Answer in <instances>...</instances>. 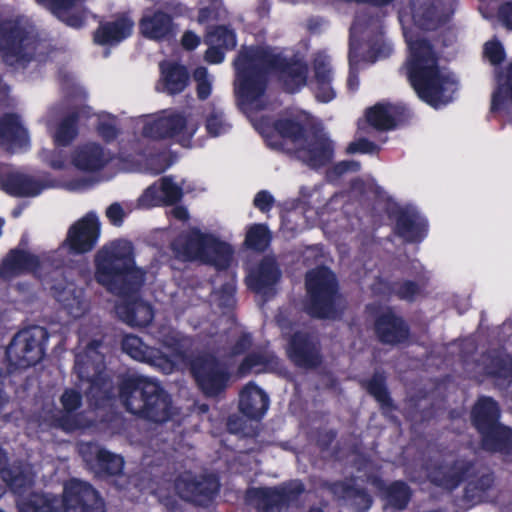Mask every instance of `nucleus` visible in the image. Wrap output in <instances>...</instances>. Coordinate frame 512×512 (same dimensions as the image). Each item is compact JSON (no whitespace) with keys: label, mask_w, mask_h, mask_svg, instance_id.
I'll return each mask as SVG.
<instances>
[{"label":"nucleus","mask_w":512,"mask_h":512,"mask_svg":"<svg viewBox=\"0 0 512 512\" xmlns=\"http://www.w3.org/2000/svg\"><path fill=\"white\" fill-rule=\"evenodd\" d=\"M100 347V341H93L83 353L76 356L75 369L81 379L91 383L92 390L100 389L103 380L104 356L98 351Z\"/></svg>","instance_id":"f3484780"},{"label":"nucleus","mask_w":512,"mask_h":512,"mask_svg":"<svg viewBox=\"0 0 512 512\" xmlns=\"http://www.w3.org/2000/svg\"><path fill=\"white\" fill-rule=\"evenodd\" d=\"M54 186V182L43 184L18 172L9 173L1 178V188L12 196H36L43 189Z\"/></svg>","instance_id":"cd10ccee"},{"label":"nucleus","mask_w":512,"mask_h":512,"mask_svg":"<svg viewBox=\"0 0 512 512\" xmlns=\"http://www.w3.org/2000/svg\"><path fill=\"white\" fill-rule=\"evenodd\" d=\"M182 187L170 177H163L158 183L149 186L138 199L142 208H151L163 204H173L182 198Z\"/></svg>","instance_id":"aec40b11"},{"label":"nucleus","mask_w":512,"mask_h":512,"mask_svg":"<svg viewBox=\"0 0 512 512\" xmlns=\"http://www.w3.org/2000/svg\"><path fill=\"white\" fill-rule=\"evenodd\" d=\"M280 78L285 88L294 92L306 83L307 69L300 63L290 64L281 72Z\"/></svg>","instance_id":"a19ab883"},{"label":"nucleus","mask_w":512,"mask_h":512,"mask_svg":"<svg viewBox=\"0 0 512 512\" xmlns=\"http://www.w3.org/2000/svg\"><path fill=\"white\" fill-rule=\"evenodd\" d=\"M111 160V155L96 143L78 146L71 157L72 164L82 171L94 172L102 169Z\"/></svg>","instance_id":"5701e85b"},{"label":"nucleus","mask_w":512,"mask_h":512,"mask_svg":"<svg viewBox=\"0 0 512 512\" xmlns=\"http://www.w3.org/2000/svg\"><path fill=\"white\" fill-rule=\"evenodd\" d=\"M47 339V331L40 326L18 332L6 351L10 365L14 368H27L37 364L43 358Z\"/></svg>","instance_id":"9b49d317"},{"label":"nucleus","mask_w":512,"mask_h":512,"mask_svg":"<svg viewBox=\"0 0 512 512\" xmlns=\"http://www.w3.org/2000/svg\"><path fill=\"white\" fill-rule=\"evenodd\" d=\"M347 150L350 153H373L376 150V145L368 140L360 139L350 143Z\"/></svg>","instance_id":"052dcab7"},{"label":"nucleus","mask_w":512,"mask_h":512,"mask_svg":"<svg viewBox=\"0 0 512 512\" xmlns=\"http://www.w3.org/2000/svg\"><path fill=\"white\" fill-rule=\"evenodd\" d=\"M163 91L169 94H177L184 90L188 82V74L183 66L175 64H162Z\"/></svg>","instance_id":"e433bc0d"},{"label":"nucleus","mask_w":512,"mask_h":512,"mask_svg":"<svg viewBox=\"0 0 512 512\" xmlns=\"http://www.w3.org/2000/svg\"><path fill=\"white\" fill-rule=\"evenodd\" d=\"M368 391L372 394L380 403L387 404L389 397L384 387L383 378L381 376L373 377L368 384Z\"/></svg>","instance_id":"5fc2aeb1"},{"label":"nucleus","mask_w":512,"mask_h":512,"mask_svg":"<svg viewBox=\"0 0 512 512\" xmlns=\"http://www.w3.org/2000/svg\"><path fill=\"white\" fill-rule=\"evenodd\" d=\"M277 358L271 352L253 353L249 355L239 367V373L245 375L249 372L260 373L274 370L277 367Z\"/></svg>","instance_id":"58836bf2"},{"label":"nucleus","mask_w":512,"mask_h":512,"mask_svg":"<svg viewBox=\"0 0 512 512\" xmlns=\"http://www.w3.org/2000/svg\"><path fill=\"white\" fill-rule=\"evenodd\" d=\"M141 33L153 40L169 38L174 33L172 18L161 10H147L139 24Z\"/></svg>","instance_id":"b1692460"},{"label":"nucleus","mask_w":512,"mask_h":512,"mask_svg":"<svg viewBox=\"0 0 512 512\" xmlns=\"http://www.w3.org/2000/svg\"><path fill=\"white\" fill-rule=\"evenodd\" d=\"M331 489L332 492L339 498L352 499V504L359 506V508L362 510H366L370 507L371 499L366 493L362 491H356L350 487L344 486L342 483L334 484Z\"/></svg>","instance_id":"a18cd8bd"},{"label":"nucleus","mask_w":512,"mask_h":512,"mask_svg":"<svg viewBox=\"0 0 512 512\" xmlns=\"http://www.w3.org/2000/svg\"><path fill=\"white\" fill-rule=\"evenodd\" d=\"M196 130L197 123L190 115L169 112L147 122L143 127V135L152 139L178 137L183 145H187Z\"/></svg>","instance_id":"ddd939ff"},{"label":"nucleus","mask_w":512,"mask_h":512,"mask_svg":"<svg viewBox=\"0 0 512 512\" xmlns=\"http://www.w3.org/2000/svg\"><path fill=\"white\" fill-rule=\"evenodd\" d=\"M303 486L299 482L277 488H254L247 492V499L261 512H289L299 505Z\"/></svg>","instance_id":"f8f14e48"},{"label":"nucleus","mask_w":512,"mask_h":512,"mask_svg":"<svg viewBox=\"0 0 512 512\" xmlns=\"http://www.w3.org/2000/svg\"><path fill=\"white\" fill-rule=\"evenodd\" d=\"M485 56L493 64H498L504 59V50L499 42L491 41L485 44Z\"/></svg>","instance_id":"6e6d98bb"},{"label":"nucleus","mask_w":512,"mask_h":512,"mask_svg":"<svg viewBox=\"0 0 512 512\" xmlns=\"http://www.w3.org/2000/svg\"><path fill=\"white\" fill-rule=\"evenodd\" d=\"M269 398L267 394L254 385L247 384L240 393L239 407L243 414L252 419L261 418L267 411Z\"/></svg>","instance_id":"c756f323"},{"label":"nucleus","mask_w":512,"mask_h":512,"mask_svg":"<svg viewBox=\"0 0 512 512\" xmlns=\"http://www.w3.org/2000/svg\"><path fill=\"white\" fill-rule=\"evenodd\" d=\"M96 278L99 283L112 289L118 280L140 285L144 272L134 267L132 245L125 240L112 242L101 248L96 254Z\"/></svg>","instance_id":"0eeeda50"},{"label":"nucleus","mask_w":512,"mask_h":512,"mask_svg":"<svg viewBox=\"0 0 512 512\" xmlns=\"http://www.w3.org/2000/svg\"><path fill=\"white\" fill-rule=\"evenodd\" d=\"M495 376L499 385H509L512 382V359L505 357L495 361V368L489 370Z\"/></svg>","instance_id":"de8ad7c7"},{"label":"nucleus","mask_w":512,"mask_h":512,"mask_svg":"<svg viewBox=\"0 0 512 512\" xmlns=\"http://www.w3.org/2000/svg\"><path fill=\"white\" fill-rule=\"evenodd\" d=\"M225 16L226 11L222 8L220 0H202L197 22L202 25H211Z\"/></svg>","instance_id":"37998d69"},{"label":"nucleus","mask_w":512,"mask_h":512,"mask_svg":"<svg viewBox=\"0 0 512 512\" xmlns=\"http://www.w3.org/2000/svg\"><path fill=\"white\" fill-rule=\"evenodd\" d=\"M194 79L197 82V93L199 98H207L211 93V81L208 78L206 68H197L194 72Z\"/></svg>","instance_id":"864d4df0"},{"label":"nucleus","mask_w":512,"mask_h":512,"mask_svg":"<svg viewBox=\"0 0 512 512\" xmlns=\"http://www.w3.org/2000/svg\"><path fill=\"white\" fill-rule=\"evenodd\" d=\"M455 0H411L400 13V22L409 55L404 66L418 96L433 107L449 103L457 90L454 77L437 64L432 46L419 29L433 30L445 23L453 12Z\"/></svg>","instance_id":"f257e3e1"},{"label":"nucleus","mask_w":512,"mask_h":512,"mask_svg":"<svg viewBox=\"0 0 512 512\" xmlns=\"http://www.w3.org/2000/svg\"><path fill=\"white\" fill-rule=\"evenodd\" d=\"M148 165V169L152 173L159 174L165 171L171 165V163L169 162L167 156L163 154L151 159Z\"/></svg>","instance_id":"680f3d73"},{"label":"nucleus","mask_w":512,"mask_h":512,"mask_svg":"<svg viewBox=\"0 0 512 512\" xmlns=\"http://www.w3.org/2000/svg\"><path fill=\"white\" fill-rule=\"evenodd\" d=\"M42 155L43 159L47 161L53 169H63L66 166V161L63 157H49L46 151H43Z\"/></svg>","instance_id":"774afa93"},{"label":"nucleus","mask_w":512,"mask_h":512,"mask_svg":"<svg viewBox=\"0 0 512 512\" xmlns=\"http://www.w3.org/2000/svg\"><path fill=\"white\" fill-rule=\"evenodd\" d=\"M80 402V395L74 390L65 391L61 397V403L67 412L77 409L80 406Z\"/></svg>","instance_id":"13d9d810"},{"label":"nucleus","mask_w":512,"mask_h":512,"mask_svg":"<svg viewBox=\"0 0 512 512\" xmlns=\"http://www.w3.org/2000/svg\"><path fill=\"white\" fill-rule=\"evenodd\" d=\"M99 234L98 217L88 213L69 228L63 245L74 254L87 253L95 247Z\"/></svg>","instance_id":"2eb2a0df"},{"label":"nucleus","mask_w":512,"mask_h":512,"mask_svg":"<svg viewBox=\"0 0 512 512\" xmlns=\"http://www.w3.org/2000/svg\"><path fill=\"white\" fill-rule=\"evenodd\" d=\"M493 479L490 475H483L477 482H470L466 488V495L470 499H482V493L491 487Z\"/></svg>","instance_id":"3c124183"},{"label":"nucleus","mask_w":512,"mask_h":512,"mask_svg":"<svg viewBox=\"0 0 512 512\" xmlns=\"http://www.w3.org/2000/svg\"><path fill=\"white\" fill-rule=\"evenodd\" d=\"M399 109L390 104L379 103L368 110L366 117L368 122L377 129H390L395 124V117Z\"/></svg>","instance_id":"4c0bfd02"},{"label":"nucleus","mask_w":512,"mask_h":512,"mask_svg":"<svg viewBox=\"0 0 512 512\" xmlns=\"http://www.w3.org/2000/svg\"><path fill=\"white\" fill-rule=\"evenodd\" d=\"M115 309L119 318L131 326H146L153 319L151 306L142 300L121 301Z\"/></svg>","instance_id":"72a5a7b5"},{"label":"nucleus","mask_w":512,"mask_h":512,"mask_svg":"<svg viewBox=\"0 0 512 512\" xmlns=\"http://www.w3.org/2000/svg\"><path fill=\"white\" fill-rule=\"evenodd\" d=\"M190 369L199 387L207 395H215L224 389L228 376L213 356H197L191 361Z\"/></svg>","instance_id":"4468645a"},{"label":"nucleus","mask_w":512,"mask_h":512,"mask_svg":"<svg viewBox=\"0 0 512 512\" xmlns=\"http://www.w3.org/2000/svg\"><path fill=\"white\" fill-rule=\"evenodd\" d=\"M161 342L166 352L147 346L135 335H126L122 340V350L131 358L154 366L165 374H170L186 364L191 348L189 338L173 332L165 336Z\"/></svg>","instance_id":"423d86ee"},{"label":"nucleus","mask_w":512,"mask_h":512,"mask_svg":"<svg viewBox=\"0 0 512 512\" xmlns=\"http://www.w3.org/2000/svg\"><path fill=\"white\" fill-rule=\"evenodd\" d=\"M140 388L148 397L143 417L159 423L167 421L173 413L169 395L157 382H142Z\"/></svg>","instance_id":"6ab92c4d"},{"label":"nucleus","mask_w":512,"mask_h":512,"mask_svg":"<svg viewBox=\"0 0 512 512\" xmlns=\"http://www.w3.org/2000/svg\"><path fill=\"white\" fill-rule=\"evenodd\" d=\"M106 216L114 224H120L124 217V211L120 204L113 203L106 210Z\"/></svg>","instance_id":"0e129e2a"},{"label":"nucleus","mask_w":512,"mask_h":512,"mask_svg":"<svg viewBox=\"0 0 512 512\" xmlns=\"http://www.w3.org/2000/svg\"><path fill=\"white\" fill-rule=\"evenodd\" d=\"M394 291L401 299L404 300H412L419 293V289L416 284L410 281L396 284Z\"/></svg>","instance_id":"4d7b16f0"},{"label":"nucleus","mask_w":512,"mask_h":512,"mask_svg":"<svg viewBox=\"0 0 512 512\" xmlns=\"http://www.w3.org/2000/svg\"><path fill=\"white\" fill-rule=\"evenodd\" d=\"M28 143V134L18 117L6 115L0 121V144L7 150L14 151Z\"/></svg>","instance_id":"2f4dec72"},{"label":"nucleus","mask_w":512,"mask_h":512,"mask_svg":"<svg viewBox=\"0 0 512 512\" xmlns=\"http://www.w3.org/2000/svg\"><path fill=\"white\" fill-rule=\"evenodd\" d=\"M464 476V465L460 464L459 466L454 467L449 471L448 473H445V475L442 478H439L438 476L434 475L432 476V480L440 486H443L447 489H453L460 481L463 479Z\"/></svg>","instance_id":"8fccbe9b"},{"label":"nucleus","mask_w":512,"mask_h":512,"mask_svg":"<svg viewBox=\"0 0 512 512\" xmlns=\"http://www.w3.org/2000/svg\"><path fill=\"white\" fill-rule=\"evenodd\" d=\"M280 270L271 258H266L251 271L247 278L248 286L257 293L268 294L279 281Z\"/></svg>","instance_id":"a878e982"},{"label":"nucleus","mask_w":512,"mask_h":512,"mask_svg":"<svg viewBox=\"0 0 512 512\" xmlns=\"http://www.w3.org/2000/svg\"><path fill=\"white\" fill-rule=\"evenodd\" d=\"M396 227L398 233L408 241L417 240L423 232V225L415 216L401 215Z\"/></svg>","instance_id":"c03bdc74"},{"label":"nucleus","mask_w":512,"mask_h":512,"mask_svg":"<svg viewBox=\"0 0 512 512\" xmlns=\"http://www.w3.org/2000/svg\"><path fill=\"white\" fill-rule=\"evenodd\" d=\"M173 249L178 257L184 260L199 259L212 262L219 267L227 266L232 254V249L227 243L198 230L181 235L173 243Z\"/></svg>","instance_id":"1a4fd4ad"},{"label":"nucleus","mask_w":512,"mask_h":512,"mask_svg":"<svg viewBox=\"0 0 512 512\" xmlns=\"http://www.w3.org/2000/svg\"><path fill=\"white\" fill-rule=\"evenodd\" d=\"M199 43H200L199 37L192 32H186L182 37V45L186 49H189V50L194 49L199 45Z\"/></svg>","instance_id":"69168bd1"},{"label":"nucleus","mask_w":512,"mask_h":512,"mask_svg":"<svg viewBox=\"0 0 512 512\" xmlns=\"http://www.w3.org/2000/svg\"><path fill=\"white\" fill-rule=\"evenodd\" d=\"M376 332L380 340L388 344H396L408 337V329L403 320L392 311L380 315L376 322Z\"/></svg>","instance_id":"7c9ffc66"},{"label":"nucleus","mask_w":512,"mask_h":512,"mask_svg":"<svg viewBox=\"0 0 512 512\" xmlns=\"http://www.w3.org/2000/svg\"><path fill=\"white\" fill-rule=\"evenodd\" d=\"M269 242L270 234L265 225L254 224L248 229L245 240L248 247L263 250L267 247Z\"/></svg>","instance_id":"49530a36"},{"label":"nucleus","mask_w":512,"mask_h":512,"mask_svg":"<svg viewBox=\"0 0 512 512\" xmlns=\"http://www.w3.org/2000/svg\"><path fill=\"white\" fill-rule=\"evenodd\" d=\"M50 134L53 138L55 145L67 146L77 135L76 119L74 116H69L62 119L53 128H50Z\"/></svg>","instance_id":"ea45409f"},{"label":"nucleus","mask_w":512,"mask_h":512,"mask_svg":"<svg viewBox=\"0 0 512 512\" xmlns=\"http://www.w3.org/2000/svg\"><path fill=\"white\" fill-rule=\"evenodd\" d=\"M205 41L209 45L205 54L206 61L217 64L224 59L222 48L233 49L236 46V35L232 30L219 26L208 30Z\"/></svg>","instance_id":"c85d7f7f"},{"label":"nucleus","mask_w":512,"mask_h":512,"mask_svg":"<svg viewBox=\"0 0 512 512\" xmlns=\"http://www.w3.org/2000/svg\"><path fill=\"white\" fill-rule=\"evenodd\" d=\"M0 478L19 495L17 505L20 512H104V504L98 493L87 483L71 480L63 491V499L54 496L33 493L23 496L22 492L28 488L33 476L28 467L13 466L1 469Z\"/></svg>","instance_id":"f03ea898"},{"label":"nucleus","mask_w":512,"mask_h":512,"mask_svg":"<svg viewBox=\"0 0 512 512\" xmlns=\"http://www.w3.org/2000/svg\"><path fill=\"white\" fill-rule=\"evenodd\" d=\"M218 488L219 483L213 476L197 478L185 474L176 481V490L179 496L197 505H205L210 502Z\"/></svg>","instance_id":"dca6fc26"},{"label":"nucleus","mask_w":512,"mask_h":512,"mask_svg":"<svg viewBox=\"0 0 512 512\" xmlns=\"http://www.w3.org/2000/svg\"><path fill=\"white\" fill-rule=\"evenodd\" d=\"M286 352L289 359L300 367H314L320 361L315 338L300 331L290 336Z\"/></svg>","instance_id":"a211bd4d"},{"label":"nucleus","mask_w":512,"mask_h":512,"mask_svg":"<svg viewBox=\"0 0 512 512\" xmlns=\"http://www.w3.org/2000/svg\"><path fill=\"white\" fill-rule=\"evenodd\" d=\"M39 266L37 256L22 250H12L0 266V276L9 280L25 273H35Z\"/></svg>","instance_id":"393cba45"},{"label":"nucleus","mask_w":512,"mask_h":512,"mask_svg":"<svg viewBox=\"0 0 512 512\" xmlns=\"http://www.w3.org/2000/svg\"><path fill=\"white\" fill-rule=\"evenodd\" d=\"M134 22L127 16L101 25L94 33V41L98 44H114L128 37L133 30Z\"/></svg>","instance_id":"473e14b6"},{"label":"nucleus","mask_w":512,"mask_h":512,"mask_svg":"<svg viewBox=\"0 0 512 512\" xmlns=\"http://www.w3.org/2000/svg\"><path fill=\"white\" fill-rule=\"evenodd\" d=\"M314 78L312 81L316 98L321 102H329L335 97L332 86L333 69L329 57L324 52H318L313 60Z\"/></svg>","instance_id":"4be33fe9"},{"label":"nucleus","mask_w":512,"mask_h":512,"mask_svg":"<svg viewBox=\"0 0 512 512\" xmlns=\"http://www.w3.org/2000/svg\"><path fill=\"white\" fill-rule=\"evenodd\" d=\"M142 382H155L146 377H129L122 382L120 397L128 411L143 416L148 404V397L140 388Z\"/></svg>","instance_id":"bb28decb"},{"label":"nucleus","mask_w":512,"mask_h":512,"mask_svg":"<svg viewBox=\"0 0 512 512\" xmlns=\"http://www.w3.org/2000/svg\"><path fill=\"white\" fill-rule=\"evenodd\" d=\"M306 288L308 293L307 312L318 318H334L341 307L337 295L334 274L327 268H317L307 273Z\"/></svg>","instance_id":"6e6552de"},{"label":"nucleus","mask_w":512,"mask_h":512,"mask_svg":"<svg viewBox=\"0 0 512 512\" xmlns=\"http://www.w3.org/2000/svg\"><path fill=\"white\" fill-rule=\"evenodd\" d=\"M273 197L266 191L259 192L254 199V205L261 211H268L273 204Z\"/></svg>","instance_id":"e2e57ef3"},{"label":"nucleus","mask_w":512,"mask_h":512,"mask_svg":"<svg viewBox=\"0 0 512 512\" xmlns=\"http://www.w3.org/2000/svg\"><path fill=\"white\" fill-rule=\"evenodd\" d=\"M47 7L61 21L72 27L83 24V12L79 10L82 0H37Z\"/></svg>","instance_id":"f704fd0d"},{"label":"nucleus","mask_w":512,"mask_h":512,"mask_svg":"<svg viewBox=\"0 0 512 512\" xmlns=\"http://www.w3.org/2000/svg\"><path fill=\"white\" fill-rule=\"evenodd\" d=\"M43 46L28 18L17 17L0 23V54L7 65L26 68L37 60Z\"/></svg>","instance_id":"39448f33"},{"label":"nucleus","mask_w":512,"mask_h":512,"mask_svg":"<svg viewBox=\"0 0 512 512\" xmlns=\"http://www.w3.org/2000/svg\"><path fill=\"white\" fill-rule=\"evenodd\" d=\"M98 132L104 139L110 141L117 136L118 130L114 124V121L109 119L107 121L102 120L99 123Z\"/></svg>","instance_id":"bf43d9fd"},{"label":"nucleus","mask_w":512,"mask_h":512,"mask_svg":"<svg viewBox=\"0 0 512 512\" xmlns=\"http://www.w3.org/2000/svg\"><path fill=\"white\" fill-rule=\"evenodd\" d=\"M499 409L491 398H481L473 410V421L482 435L483 447L490 451H505L512 446V431L497 422Z\"/></svg>","instance_id":"9d476101"},{"label":"nucleus","mask_w":512,"mask_h":512,"mask_svg":"<svg viewBox=\"0 0 512 512\" xmlns=\"http://www.w3.org/2000/svg\"><path fill=\"white\" fill-rule=\"evenodd\" d=\"M512 104V64L506 74L498 79V89L493 95L492 109L506 107Z\"/></svg>","instance_id":"79ce46f5"},{"label":"nucleus","mask_w":512,"mask_h":512,"mask_svg":"<svg viewBox=\"0 0 512 512\" xmlns=\"http://www.w3.org/2000/svg\"><path fill=\"white\" fill-rule=\"evenodd\" d=\"M283 65L282 59L271 50L248 48L242 50L235 61L236 92L250 108H262L265 90V72Z\"/></svg>","instance_id":"20e7f679"},{"label":"nucleus","mask_w":512,"mask_h":512,"mask_svg":"<svg viewBox=\"0 0 512 512\" xmlns=\"http://www.w3.org/2000/svg\"><path fill=\"white\" fill-rule=\"evenodd\" d=\"M277 323L281 328L283 335L290 336V333L293 330L292 321L287 316L281 313L277 317Z\"/></svg>","instance_id":"338daca9"},{"label":"nucleus","mask_w":512,"mask_h":512,"mask_svg":"<svg viewBox=\"0 0 512 512\" xmlns=\"http://www.w3.org/2000/svg\"><path fill=\"white\" fill-rule=\"evenodd\" d=\"M409 490L404 483L396 482L388 489V502L390 505L403 509L409 500Z\"/></svg>","instance_id":"09e8293b"},{"label":"nucleus","mask_w":512,"mask_h":512,"mask_svg":"<svg viewBox=\"0 0 512 512\" xmlns=\"http://www.w3.org/2000/svg\"><path fill=\"white\" fill-rule=\"evenodd\" d=\"M79 452L91 468H99L111 475L119 474L123 470L124 460L120 455L113 454L96 444H81Z\"/></svg>","instance_id":"412c9836"},{"label":"nucleus","mask_w":512,"mask_h":512,"mask_svg":"<svg viewBox=\"0 0 512 512\" xmlns=\"http://www.w3.org/2000/svg\"><path fill=\"white\" fill-rule=\"evenodd\" d=\"M57 300L73 318L82 317L88 310L83 291L73 285H67L57 294Z\"/></svg>","instance_id":"c9c22d12"},{"label":"nucleus","mask_w":512,"mask_h":512,"mask_svg":"<svg viewBox=\"0 0 512 512\" xmlns=\"http://www.w3.org/2000/svg\"><path fill=\"white\" fill-rule=\"evenodd\" d=\"M274 133L272 136L266 135L270 146L295 152L301 161L311 167L325 165L332 158V144L324 133H304L299 123L290 119L277 121Z\"/></svg>","instance_id":"7ed1b4c3"},{"label":"nucleus","mask_w":512,"mask_h":512,"mask_svg":"<svg viewBox=\"0 0 512 512\" xmlns=\"http://www.w3.org/2000/svg\"><path fill=\"white\" fill-rule=\"evenodd\" d=\"M206 128L212 136H218L225 133L228 129V125L223 119L221 111H213L207 118Z\"/></svg>","instance_id":"603ef678"}]
</instances>
